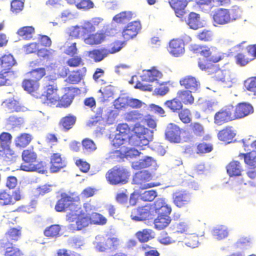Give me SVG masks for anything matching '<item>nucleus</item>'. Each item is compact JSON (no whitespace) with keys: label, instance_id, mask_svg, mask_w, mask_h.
Here are the masks:
<instances>
[{"label":"nucleus","instance_id":"nucleus-1","mask_svg":"<svg viewBox=\"0 0 256 256\" xmlns=\"http://www.w3.org/2000/svg\"><path fill=\"white\" fill-rule=\"evenodd\" d=\"M103 20V18L100 17H94L90 20H84L80 25L70 28L68 30V34L72 38H84L85 44L90 46L100 44L106 40V32L100 30L95 33H92L100 28Z\"/></svg>","mask_w":256,"mask_h":256},{"label":"nucleus","instance_id":"nucleus-2","mask_svg":"<svg viewBox=\"0 0 256 256\" xmlns=\"http://www.w3.org/2000/svg\"><path fill=\"white\" fill-rule=\"evenodd\" d=\"M70 199V196L65 194V202H71L65 206V211L67 212L66 220L70 223L75 222L76 224H70L68 228L71 232L81 230L90 224V218L80 210L78 205L73 202L74 201L73 198Z\"/></svg>","mask_w":256,"mask_h":256},{"label":"nucleus","instance_id":"nucleus-3","mask_svg":"<svg viewBox=\"0 0 256 256\" xmlns=\"http://www.w3.org/2000/svg\"><path fill=\"white\" fill-rule=\"evenodd\" d=\"M153 209L155 212L158 214V216L154 222L155 228L161 230L168 226L172 221L170 215L172 208L170 206L166 203L165 199L158 198L153 204Z\"/></svg>","mask_w":256,"mask_h":256},{"label":"nucleus","instance_id":"nucleus-4","mask_svg":"<svg viewBox=\"0 0 256 256\" xmlns=\"http://www.w3.org/2000/svg\"><path fill=\"white\" fill-rule=\"evenodd\" d=\"M22 162L20 169L26 172H38L44 173V166L42 162L38 160V156L33 147L24 150L22 153Z\"/></svg>","mask_w":256,"mask_h":256},{"label":"nucleus","instance_id":"nucleus-5","mask_svg":"<svg viewBox=\"0 0 256 256\" xmlns=\"http://www.w3.org/2000/svg\"><path fill=\"white\" fill-rule=\"evenodd\" d=\"M46 82H48L46 86L44 94L42 95L44 97L45 102L51 105H54L56 107L62 108L64 106L63 96H60L58 94V88L54 79H52L50 76H46L44 80Z\"/></svg>","mask_w":256,"mask_h":256},{"label":"nucleus","instance_id":"nucleus-6","mask_svg":"<svg viewBox=\"0 0 256 256\" xmlns=\"http://www.w3.org/2000/svg\"><path fill=\"white\" fill-rule=\"evenodd\" d=\"M130 172L123 166H115L106 174V181L111 185L126 184L129 180Z\"/></svg>","mask_w":256,"mask_h":256},{"label":"nucleus","instance_id":"nucleus-7","mask_svg":"<svg viewBox=\"0 0 256 256\" xmlns=\"http://www.w3.org/2000/svg\"><path fill=\"white\" fill-rule=\"evenodd\" d=\"M120 238L114 235L97 236L94 244L96 250L99 252H106L109 250H116L120 246Z\"/></svg>","mask_w":256,"mask_h":256},{"label":"nucleus","instance_id":"nucleus-8","mask_svg":"<svg viewBox=\"0 0 256 256\" xmlns=\"http://www.w3.org/2000/svg\"><path fill=\"white\" fill-rule=\"evenodd\" d=\"M240 16L238 9L228 10L220 8L214 12L212 18L216 24L224 25L236 20Z\"/></svg>","mask_w":256,"mask_h":256},{"label":"nucleus","instance_id":"nucleus-9","mask_svg":"<svg viewBox=\"0 0 256 256\" xmlns=\"http://www.w3.org/2000/svg\"><path fill=\"white\" fill-rule=\"evenodd\" d=\"M183 133L186 134V130L174 123H170L165 131V138L171 143L178 144L183 140Z\"/></svg>","mask_w":256,"mask_h":256},{"label":"nucleus","instance_id":"nucleus-10","mask_svg":"<svg viewBox=\"0 0 256 256\" xmlns=\"http://www.w3.org/2000/svg\"><path fill=\"white\" fill-rule=\"evenodd\" d=\"M152 179V174L146 170L140 171L135 174L133 181L134 182L139 186L140 188L142 190L153 188L160 185V182L148 183Z\"/></svg>","mask_w":256,"mask_h":256},{"label":"nucleus","instance_id":"nucleus-11","mask_svg":"<svg viewBox=\"0 0 256 256\" xmlns=\"http://www.w3.org/2000/svg\"><path fill=\"white\" fill-rule=\"evenodd\" d=\"M236 120L234 114L233 106L229 105L220 109L214 116V123L218 126Z\"/></svg>","mask_w":256,"mask_h":256},{"label":"nucleus","instance_id":"nucleus-12","mask_svg":"<svg viewBox=\"0 0 256 256\" xmlns=\"http://www.w3.org/2000/svg\"><path fill=\"white\" fill-rule=\"evenodd\" d=\"M190 131L186 130L184 136H183V142H191L194 137L200 138L204 136L205 129L203 124L198 122H190L189 125Z\"/></svg>","mask_w":256,"mask_h":256},{"label":"nucleus","instance_id":"nucleus-13","mask_svg":"<svg viewBox=\"0 0 256 256\" xmlns=\"http://www.w3.org/2000/svg\"><path fill=\"white\" fill-rule=\"evenodd\" d=\"M198 66L202 70H206L210 74H214L213 78L217 81L224 82L225 75L224 72L217 66L210 64L206 60H200Z\"/></svg>","mask_w":256,"mask_h":256},{"label":"nucleus","instance_id":"nucleus-14","mask_svg":"<svg viewBox=\"0 0 256 256\" xmlns=\"http://www.w3.org/2000/svg\"><path fill=\"white\" fill-rule=\"evenodd\" d=\"M0 250L4 256H24L22 250L12 242L6 240H0Z\"/></svg>","mask_w":256,"mask_h":256},{"label":"nucleus","instance_id":"nucleus-15","mask_svg":"<svg viewBox=\"0 0 256 256\" xmlns=\"http://www.w3.org/2000/svg\"><path fill=\"white\" fill-rule=\"evenodd\" d=\"M142 28L140 21L135 20L128 23L122 30V36L126 40H128L136 37Z\"/></svg>","mask_w":256,"mask_h":256},{"label":"nucleus","instance_id":"nucleus-16","mask_svg":"<svg viewBox=\"0 0 256 256\" xmlns=\"http://www.w3.org/2000/svg\"><path fill=\"white\" fill-rule=\"evenodd\" d=\"M168 50L172 56L175 57L181 56L185 52L184 40L179 38L171 40L168 42Z\"/></svg>","mask_w":256,"mask_h":256},{"label":"nucleus","instance_id":"nucleus-17","mask_svg":"<svg viewBox=\"0 0 256 256\" xmlns=\"http://www.w3.org/2000/svg\"><path fill=\"white\" fill-rule=\"evenodd\" d=\"M179 82L182 87L193 92L198 91L200 86V81L192 76H186L181 78Z\"/></svg>","mask_w":256,"mask_h":256},{"label":"nucleus","instance_id":"nucleus-18","mask_svg":"<svg viewBox=\"0 0 256 256\" xmlns=\"http://www.w3.org/2000/svg\"><path fill=\"white\" fill-rule=\"evenodd\" d=\"M233 110L234 118L237 120L252 113L253 108L250 104L242 102L238 104L236 107L233 106Z\"/></svg>","mask_w":256,"mask_h":256},{"label":"nucleus","instance_id":"nucleus-19","mask_svg":"<svg viewBox=\"0 0 256 256\" xmlns=\"http://www.w3.org/2000/svg\"><path fill=\"white\" fill-rule=\"evenodd\" d=\"M174 204L178 208H181L190 202V196L186 190H178L173 193Z\"/></svg>","mask_w":256,"mask_h":256},{"label":"nucleus","instance_id":"nucleus-20","mask_svg":"<svg viewBox=\"0 0 256 256\" xmlns=\"http://www.w3.org/2000/svg\"><path fill=\"white\" fill-rule=\"evenodd\" d=\"M16 152L10 146H0V158L6 162H14L18 158Z\"/></svg>","mask_w":256,"mask_h":256},{"label":"nucleus","instance_id":"nucleus-21","mask_svg":"<svg viewBox=\"0 0 256 256\" xmlns=\"http://www.w3.org/2000/svg\"><path fill=\"white\" fill-rule=\"evenodd\" d=\"M22 228L18 226L16 227H10L5 232L4 238L0 240H6L11 242H16L22 237Z\"/></svg>","mask_w":256,"mask_h":256},{"label":"nucleus","instance_id":"nucleus-22","mask_svg":"<svg viewBox=\"0 0 256 256\" xmlns=\"http://www.w3.org/2000/svg\"><path fill=\"white\" fill-rule=\"evenodd\" d=\"M236 136V133L232 126H226L218 134V138L220 141L230 144L232 141Z\"/></svg>","mask_w":256,"mask_h":256},{"label":"nucleus","instance_id":"nucleus-23","mask_svg":"<svg viewBox=\"0 0 256 256\" xmlns=\"http://www.w3.org/2000/svg\"><path fill=\"white\" fill-rule=\"evenodd\" d=\"M108 55L107 48H94L87 52L88 56L96 62L102 60Z\"/></svg>","mask_w":256,"mask_h":256},{"label":"nucleus","instance_id":"nucleus-24","mask_svg":"<svg viewBox=\"0 0 256 256\" xmlns=\"http://www.w3.org/2000/svg\"><path fill=\"white\" fill-rule=\"evenodd\" d=\"M226 172L230 177L240 176L242 171L241 164L238 160H232L226 166Z\"/></svg>","mask_w":256,"mask_h":256},{"label":"nucleus","instance_id":"nucleus-25","mask_svg":"<svg viewBox=\"0 0 256 256\" xmlns=\"http://www.w3.org/2000/svg\"><path fill=\"white\" fill-rule=\"evenodd\" d=\"M32 136L28 133H22L16 137L14 142V145L18 148H24L31 142Z\"/></svg>","mask_w":256,"mask_h":256},{"label":"nucleus","instance_id":"nucleus-26","mask_svg":"<svg viewBox=\"0 0 256 256\" xmlns=\"http://www.w3.org/2000/svg\"><path fill=\"white\" fill-rule=\"evenodd\" d=\"M193 92L186 90H178L176 93V97L182 104L185 105H192L194 103V98L192 93Z\"/></svg>","mask_w":256,"mask_h":256},{"label":"nucleus","instance_id":"nucleus-27","mask_svg":"<svg viewBox=\"0 0 256 256\" xmlns=\"http://www.w3.org/2000/svg\"><path fill=\"white\" fill-rule=\"evenodd\" d=\"M216 50L212 53L208 59V61L212 63H218L220 62L225 64L228 62V54L218 50L216 48H214Z\"/></svg>","mask_w":256,"mask_h":256},{"label":"nucleus","instance_id":"nucleus-28","mask_svg":"<svg viewBox=\"0 0 256 256\" xmlns=\"http://www.w3.org/2000/svg\"><path fill=\"white\" fill-rule=\"evenodd\" d=\"M0 64L2 70L3 71H12V68L14 66L16 62L12 54H6L3 56L0 60Z\"/></svg>","mask_w":256,"mask_h":256},{"label":"nucleus","instance_id":"nucleus-29","mask_svg":"<svg viewBox=\"0 0 256 256\" xmlns=\"http://www.w3.org/2000/svg\"><path fill=\"white\" fill-rule=\"evenodd\" d=\"M254 150L248 151L247 153H240L238 157L240 158H244V162L248 166L251 168H256V153Z\"/></svg>","mask_w":256,"mask_h":256},{"label":"nucleus","instance_id":"nucleus-30","mask_svg":"<svg viewBox=\"0 0 256 256\" xmlns=\"http://www.w3.org/2000/svg\"><path fill=\"white\" fill-rule=\"evenodd\" d=\"M162 73L156 68L146 70L142 76V80L145 82H154L160 78Z\"/></svg>","mask_w":256,"mask_h":256},{"label":"nucleus","instance_id":"nucleus-31","mask_svg":"<svg viewBox=\"0 0 256 256\" xmlns=\"http://www.w3.org/2000/svg\"><path fill=\"white\" fill-rule=\"evenodd\" d=\"M40 86L39 82L34 81L30 78L24 79L22 82V86L24 89L32 94L36 92L39 89Z\"/></svg>","mask_w":256,"mask_h":256},{"label":"nucleus","instance_id":"nucleus-32","mask_svg":"<svg viewBox=\"0 0 256 256\" xmlns=\"http://www.w3.org/2000/svg\"><path fill=\"white\" fill-rule=\"evenodd\" d=\"M164 106L173 112H178L183 108L182 102L176 96L166 100Z\"/></svg>","mask_w":256,"mask_h":256},{"label":"nucleus","instance_id":"nucleus-33","mask_svg":"<svg viewBox=\"0 0 256 256\" xmlns=\"http://www.w3.org/2000/svg\"><path fill=\"white\" fill-rule=\"evenodd\" d=\"M80 92V90L77 88H65V107L68 106L72 102L74 98Z\"/></svg>","mask_w":256,"mask_h":256},{"label":"nucleus","instance_id":"nucleus-34","mask_svg":"<svg viewBox=\"0 0 256 256\" xmlns=\"http://www.w3.org/2000/svg\"><path fill=\"white\" fill-rule=\"evenodd\" d=\"M4 104L9 112H19L22 110V106L21 104L14 98L6 100Z\"/></svg>","mask_w":256,"mask_h":256},{"label":"nucleus","instance_id":"nucleus-35","mask_svg":"<svg viewBox=\"0 0 256 256\" xmlns=\"http://www.w3.org/2000/svg\"><path fill=\"white\" fill-rule=\"evenodd\" d=\"M63 164L62 159L59 154H54L50 158V169L52 172H57L62 168Z\"/></svg>","mask_w":256,"mask_h":256},{"label":"nucleus","instance_id":"nucleus-36","mask_svg":"<svg viewBox=\"0 0 256 256\" xmlns=\"http://www.w3.org/2000/svg\"><path fill=\"white\" fill-rule=\"evenodd\" d=\"M187 24L190 28L194 30L200 28L202 25L199 14L194 12H190L188 15Z\"/></svg>","mask_w":256,"mask_h":256},{"label":"nucleus","instance_id":"nucleus-37","mask_svg":"<svg viewBox=\"0 0 256 256\" xmlns=\"http://www.w3.org/2000/svg\"><path fill=\"white\" fill-rule=\"evenodd\" d=\"M35 32L34 28L32 26H24L20 28L16 34L24 40H30Z\"/></svg>","mask_w":256,"mask_h":256},{"label":"nucleus","instance_id":"nucleus-38","mask_svg":"<svg viewBox=\"0 0 256 256\" xmlns=\"http://www.w3.org/2000/svg\"><path fill=\"white\" fill-rule=\"evenodd\" d=\"M61 228V226L59 224H52L44 229V234L48 238L58 237L60 236Z\"/></svg>","mask_w":256,"mask_h":256},{"label":"nucleus","instance_id":"nucleus-39","mask_svg":"<svg viewBox=\"0 0 256 256\" xmlns=\"http://www.w3.org/2000/svg\"><path fill=\"white\" fill-rule=\"evenodd\" d=\"M28 74L30 78L38 82L46 74V70L44 68H36L29 72Z\"/></svg>","mask_w":256,"mask_h":256},{"label":"nucleus","instance_id":"nucleus-40","mask_svg":"<svg viewBox=\"0 0 256 256\" xmlns=\"http://www.w3.org/2000/svg\"><path fill=\"white\" fill-rule=\"evenodd\" d=\"M84 74L80 70H73L70 74L66 80L68 83L71 84H77L83 78Z\"/></svg>","mask_w":256,"mask_h":256},{"label":"nucleus","instance_id":"nucleus-41","mask_svg":"<svg viewBox=\"0 0 256 256\" xmlns=\"http://www.w3.org/2000/svg\"><path fill=\"white\" fill-rule=\"evenodd\" d=\"M148 144V140L146 135L135 138L131 136L129 138L128 144L130 146L142 147Z\"/></svg>","mask_w":256,"mask_h":256},{"label":"nucleus","instance_id":"nucleus-42","mask_svg":"<svg viewBox=\"0 0 256 256\" xmlns=\"http://www.w3.org/2000/svg\"><path fill=\"white\" fill-rule=\"evenodd\" d=\"M178 116L180 120L184 124H190L192 121V112L187 108L182 109L178 112Z\"/></svg>","mask_w":256,"mask_h":256},{"label":"nucleus","instance_id":"nucleus-43","mask_svg":"<svg viewBox=\"0 0 256 256\" xmlns=\"http://www.w3.org/2000/svg\"><path fill=\"white\" fill-rule=\"evenodd\" d=\"M116 130L118 132L116 133L120 135V136L126 140L128 139V142L129 141V138L131 137L130 136L131 130L127 124L122 123L118 124L116 126Z\"/></svg>","mask_w":256,"mask_h":256},{"label":"nucleus","instance_id":"nucleus-44","mask_svg":"<svg viewBox=\"0 0 256 256\" xmlns=\"http://www.w3.org/2000/svg\"><path fill=\"white\" fill-rule=\"evenodd\" d=\"M133 14L130 12H122L116 14L113 18V20L116 23L122 24L130 20Z\"/></svg>","mask_w":256,"mask_h":256},{"label":"nucleus","instance_id":"nucleus-45","mask_svg":"<svg viewBox=\"0 0 256 256\" xmlns=\"http://www.w3.org/2000/svg\"><path fill=\"white\" fill-rule=\"evenodd\" d=\"M235 58L236 64L241 66L246 65L249 62L252 60V58H251V56H250L248 50L246 53L238 54Z\"/></svg>","mask_w":256,"mask_h":256},{"label":"nucleus","instance_id":"nucleus-46","mask_svg":"<svg viewBox=\"0 0 256 256\" xmlns=\"http://www.w3.org/2000/svg\"><path fill=\"white\" fill-rule=\"evenodd\" d=\"M196 37L201 42H210L212 41L214 38V34L210 30L204 29L198 32Z\"/></svg>","mask_w":256,"mask_h":256},{"label":"nucleus","instance_id":"nucleus-47","mask_svg":"<svg viewBox=\"0 0 256 256\" xmlns=\"http://www.w3.org/2000/svg\"><path fill=\"white\" fill-rule=\"evenodd\" d=\"M213 150V146L211 143L202 142L196 144V153L204 154L211 152Z\"/></svg>","mask_w":256,"mask_h":256},{"label":"nucleus","instance_id":"nucleus-48","mask_svg":"<svg viewBox=\"0 0 256 256\" xmlns=\"http://www.w3.org/2000/svg\"><path fill=\"white\" fill-rule=\"evenodd\" d=\"M23 123L22 118L14 115L10 116L6 120V124L12 129L20 127Z\"/></svg>","mask_w":256,"mask_h":256},{"label":"nucleus","instance_id":"nucleus-49","mask_svg":"<svg viewBox=\"0 0 256 256\" xmlns=\"http://www.w3.org/2000/svg\"><path fill=\"white\" fill-rule=\"evenodd\" d=\"M12 194L6 190H0V206L12 205Z\"/></svg>","mask_w":256,"mask_h":256},{"label":"nucleus","instance_id":"nucleus-50","mask_svg":"<svg viewBox=\"0 0 256 256\" xmlns=\"http://www.w3.org/2000/svg\"><path fill=\"white\" fill-rule=\"evenodd\" d=\"M14 78V74L13 71H3L0 72V86L8 84V82Z\"/></svg>","mask_w":256,"mask_h":256},{"label":"nucleus","instance_id":"nucleus-51","mask_svg":"<svg viewBox=\"0 0 256 256\" xmlns=\"http://www.w3.org/2000/svg\"><path fill=\"white\" fill-rule=\"evenodd\" d=\"M247 177L242 178L240 180V183L244 185L249 184L253 185L256 180V170H249L246 172Z\"/></svg>","mask_w":256,"mask_h":256},{"label":"nucleus","instance_id":"nucleus-52","mask_svg":"<svg viewBox=\"0 0 256 256\" xmlns=\"http://www.w3.org/2000/svg\"><path fill=\"white\" fill-rule=\"evenodd\" d=\"M89 218H90V224L104 225L107 222V220L105 217L97 212H92Z\"/></svg>","mask_w":256,"mask_h":256},{"label":"nucleus","instance_id":"nucleus-53","mask_svg":"<svg viewBox=\"0 0 256 256\" xmlns=\"http://www.w3.org/2000/svg\"><path fill=\"white\" fill-rule=\"evenodd\" d=\"M126 120L130 122H143L144 116L138 110H132L126 113Z\"/></svg>","mask_w":256,"mask_h":256},{"label":"nucleus","instance_id":"nucleus-54","mask_svg":"<svg viewBox=\"0 0 256 256\" xmlns=\"http://www.w3.org/2000/svg\"><path fill=\"white\" fill-rule=\"evenodd\" d=\"M169 3L176 13L184 10L187 4L186 0H169Z\"/></svg>","mask_w":256,"mask_h":256},{"label":"nucleus","instance_id":"nucleus-55","mask_svg":"<svg viewBox=\"0 0 256 256\" xmlns=\"http://www.w3.org/2000/svg\"><path fill=\"white\" fill-rule=\"evenodd\" d=\"M213 234L217 239L222 240L228 236V232L226 226H220L214 230Z\"/></svg>","mask_w":256,"mask_h":256},{"label":"nucleus","instance_id":"nucleus-56","mask_svg":"<svg viewBox=\"0 0 256 256\" xmlns=\"http://www.w3.org/2000/svg\"><path fill=\"white\" fill-rule=\"evenodd\" d=\"M70 56L71 58L66 61V64L68 66L76 68L84 65V63L80 56L76 55Z\"/></svg>","mask_w":256,"mask_h":256},{"label":"nucleus","instance_id":"nucleus-57","mask_svg":"<svg viewBox=\"0 0 256 256\" xmlns=\"http://www.w3.org/2000/svg\"><path fill=\"white\" fill-rule=\"evenodd\" d=\"M151 232L150 230L144 229L142 231L138 232L136 236L140 242H144L152 238Z\"/></svg>","mask_w":256,"mask_h":256},{"label":"nucleus","instance_id":"nucleus-58","mask_svg":"<svg viewBox=\"0 0 256 256\" xmlns=\"http://www.w3.org/2000/svg\"><path fill=\"white\" fill-rule=\"evenodd\" d=\"M124 44V42L116 40L109 45V49H107L108 54H113L120 50Z\"/></svg>","mask_w":256,"mask_h":256},{"label":"nucleus","instance_id":"nucleus-59","mask_svg":"<svg viewBox=\"0 0 256 256\" xmlns=\"http://www.w3.org/2000/svg\"><path fill=\"white\" fill-rule=\"evenodd\" d=\"M156 190H145L140 194V198L144 202H152L157 196Z\"/></svg>","mask_w":256,"mask_h":256},{"label":"nucleus","instance_id":"nucleus-60","mask_svg":"<svg viewBox=\"0 0 256 256\" xmlns=\"http://www.w3.org/2000/svg\"><path fill=\"white\" fill-rule=\"evenodd\" d=\"M52 185L45 184L38 186L35 190L36 196H44L52 190Z\"/></svg>","mask_w":256,"mask_h":256},{"label":"nucleus","instance_id":"nucleus-61","mask_svg":"<svg viewBox=\"0 0 256 256\" xmlns=\"http://www.w3.org/2000/svg\"><path fill=\"white\" fill-rule=\"evenodd\" d=\"M156 161L150 156H146L141 160L138 164V166L140 168H146L150 166H156Z\"/></svg>","mask_w":256,"mask_h":256},{"label":"nucleus","instance_id":"nucleus-62","mask_svg":"<svg viewBox=\"0 0 256 256\" xmlns=\"http://www.w3.org/2000/svg\"><path fill=\"white\" fill-rule=\"evenodd\" d=\"M12 138V135L8 132H2L0 134V146H10Z\"/></svg>","mask_w":256,"mask_h":256},{"label":"nucleus","instance_id":"nucleus-63","mask_svg":"<svg viewBox=\"0 0 256 256\" xmlns=\"http://www.w3.org/2000/svg\"><path fill=\"white\" fill-rule=\"evenodd\" d=\"M82 148L87 152H92L96 150V147L94 141L89 138H84L82 142Z\"/></svg>","mask_w":256,"mask_h":256},{"label":"nucleus","instance_id":"nucleus-64","mask_svg":"<svg viewBox=\"0 0 256 256\" xmlns=\"http://www.w3.org/2000/svg\"><path fill=\"white\" fill-rule=\"evenodd\" d=\"M242 141L245 151H252L250 148L256 150V140H252L250 138H247L242 139Z\"/></svg>","mask_w":256,"mask_h":256}]
</instances>
